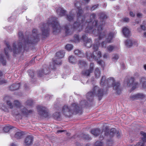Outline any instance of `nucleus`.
<instances>
[{"instance_id":"f257e3e1","label":"nucleus","mask_w":146,"mask_h":146,"mask_svg":"<svg viewBox=\"0 0 146 146\" xmlns=\"http://www.w3.org/2000/svg\"><path fill=\"white\" fill-rule=\"evenodd\" d=\"M96 17L95 13L91 14L90 16V19H87L88 17L82 15L79 17L80 20L74 23L73 28L70 29V27L67 25L65 26L66 33L67 35L71 34L74 30H77L81 31L84 27H86L85 31L86 33H92L96 36H98L99 40H101L105 36L106 33L102 31V25L105 24V22L102 21V23L98 24V21L95 20L92 23L91 19H94Z\"/></svg>"},{"instance_id":"f03ea898","label":"nucleus","mask_w":146,"mask_h":146,"mask_svg":"<svg viewBox=\"0 0 146 146\" xmlns=\"http://www.w3.org/2000/svg\"><path fill=\"white\" fill-rule=\"evenodd\" d=\"M19 41L15 42L13 44V48H11L10 45L5 42L7 48L11 52H13L14 54H17L19 53L22 50H25L27 45L29 44H33L36 43L39 40L37 30L34 29L32 31V35L29 36L26 39L23 38V33L20 32L18 34Z\"/></svg>"},{"instance_id":"7ed1b4c3","label":"nucleus","mask_w":146,"mask_h":146,"mask_svg":"<svg viewBox=\"0 0 146 146\" xmlns=\"http://www.w3.org/2000/svg\"><path fill=\"white\" fill-rule=\"evenodd\" d=\"M57 19L55 17H52L49 19L46 24H40V27L43 37H46L48 36L49 26L52 27L54 34H56L60 32L61 27Z\"/></svg>"},{"instance_id":"20e7f679","label":"nucleus","mask_w":146,"mask_h":146,"mask_svg":"<svg viewBox=\"0 0 146 146\" xmlns=\"http://www.w3.org/2000/svg\"><path fill=\"white\" fill-rule=\"evenodd\" d=\"M61 112L64 115L67 116H71L73 113H77L81 111V109L76 103L72 104L70 107L67 105H64L60 109Z\"/></svg>"},{"instance_id":"39448f33","label":"nucleus","mask_w":146,"mask_h":146,"mask_svg":"<svg viewBox=\"0 0 146 146\" xmlns=\"http://www.w3.org/2000/svg\"><path fill=\"white\" fill-rule=\"evenodd\" d=\"M92 92H89L86 94V97L90 101H92L93 100L94 96H96L99 98V100L102 98L103 95V90L100 89L98 86H95L92 90Z\"/></svg>"},{"instance_id":"423d86ee","label":"nucleus","mask_w":146,"mask_h":146,"mask_svg":"<svg viewBox=\"0 0 146 146\" xmlns=\"http://www.w3.org/2000/svg\"><path fill=\"white\" fill-rule=\"evenodd\" d=\"M106 83L108 84H112L114 90H116L117 94L119 95L121 92L120 84L118 82H115L114 78L112 77H110L106 80Z\"/></svg>"},{"instance_id":"0eeeda50","label":"nucleus","mask_w":146,"mask_h":146,"mask_svg":"<svg viewBox=\"0 0 146 146\" xmlns=\"http://www.w3.org/2000/svg\"><path fill=\"white\" fill-rule=\"evenodd\" d=\"M116 133V136L117 137L119 138L120 137V133L118 131H117L115 129L112 128L111 129L110 132L109 134V132L107 131H102V134L100 136V140H102L104 137L103 135V134H104L105 136H108L109 135L110 136L112 137L114 136V135Z\"/></svg>"},{"instance_id":"6e6552de","label":"nucleus","mask_w":146,"mask_h":146,"mask_svg":"<svg viewBox=\"0 0 146 146\" xmlns=\"http://www.w3.org/2000/svg\"><path fill=\"white\" fill-rule=\"evenodd\" d=\"M83 1H85L86 3H88L90 1V0H80V2L77 1L76 3H75L74 4L75 6L78 10L77 14L78 20H80V19H79V18L82 15V14L83 12L82 10V9H80V8L81 6V5L84 4V2H83Z\"/></svg>"},{"instance_id":"1a4fd4ad","label":"nucleus","mask_w":146,"mask_h":146,"mask_svg":"<svg viewBox=\"0 0 146 146\" xmlns=\"http://www.w3.org/2000/svg\"><path fill=\"white\" fill-rule=\"evenodd\" d=\"M38 113L41 117H46L48 116V110L45 107L41 106L37 107Z\"/></svg>"},{"instance_id":"9d476101","label":"nucleus","mask_w":146,"mask_h":146,"mask_svg":"<svg viewBox=\"0 0 146 146\" xmlns=\"http://www.w3.org/2000/svg\"><path fill=\"white\" fill-rule=\"evenodd\" d=\"M94 63H90L89 68L88 69H85L82 70V75L86 76H89L90 74L92 73L94 69Z\"/></svg>"},{"instance_id":"9b49d317","label":"nucleus","mask_w":146,"mask_h":146,"mask_svg":"<svg viewBox=\"0 0 146 146\" xmlns=\"http://www.w3.org/2000/svg\"><path fill=\"white\" fill-rule=\"evenodd\" d=\"M135 78L134 77H131L129 79L126 81L127 85L128 86H132V89H135L138 85V83L134 82Z\"/></svg>"},{"instance_id":"f8f14e48","label":"nucleus","mask_w":146,"mask_h":146,"mask_svg":"<svg viewBox=\"0 0 146 146\" xmlns=\"http://www.w3.org/2000/svg\"><path fill=\"white\" fill-rule=\"evenodd\" d=\"M125 45L127 47H130L133 45L137 46V42L134 39H128L125 42Z\"/></svg>"},{"instance_id":"ddd939ff","label":"nucleus","mask_w":146,"mask_h":146,"mask_svg":"<svg viewBox=\"0 0 146 146\" xmlns=\"http://www.w3.org/2000/svg\"><path fill=\"white\" fill-rule=\"evenodd\" d=\"M21 113L27 117L29 115L33 113V111L32 110H28L25 107L21 109Z\"/></svg>"},{"instance_id":"4468645a","label":"nucleus","mask_w":146,"mask_h":146,"mask_svg":"<svg viewBox=\"0 0 146 146\" xmlns=\"http://www.w3.org/2000/svg\"><path fill=\"white\" fill-rule=\"evenodd\" d=\"M141 134L143 136L142 137V139L143 141H141L137 143L135 145H134L133 146H144L145 144L144 142H146V133L143 132L141 131Z\"/></svg>"},{"instance_id":"2eb2a0df","label":"nucleus","mask_w":146,"mask_h":146,"mask_svg":"<svg viewBox=\"0 0 146 146\" xmlns=\"http://www.w3.org/2000/svg\"><path fill=\"white\" fill-rule=\"evenodd\" d=\"M33 138L32 136L28 135L25 139V144L26 145H30L32 144Z\"/></svg>"},{"instance_id":"dca6fc26","label":"nucleus","mask_w":146,"mask_h":146,"mask_svg":"<svg viewBox=\"0 0 146 146\" xmlns=\"http://www.w3.org/2000/svg\"><path fill=\"white\" fill-rule=\"evenodd\" d=\"M56 12L59 16L63 17L65 15L66 11L63 8L59 7L56 10Z\"/></svg>"},{"instance_id":"f3484780","label":"nucleus","mask_w":146,"mask_h":146,"mask_svg":"<svg viewBox=\"0 0 146 146\" xmlns=\"http://www.w3.org/2000/svg\"><path fill=\"white\" fill-rule=\"evenodd\" d=\"M93 59L95 60H97L102 57V54L100 51L97 52L93 51Z\"/></svg>"},{"instance_id":"a211bd4d","label":"nucleus","mask_w":146,"mask_h":146,"mask_svg":"<svg viewBox=\"0 0 146 146\" xmlns=\"http://www.w3.org/2000/svg\"><path fill=\"white\" fill-rule=\"evenodd\" d=\"M123 33L125 37H128L130 35V31L129 29L126 27H124L123 28Z\"/></svg>"},{"instance_id":"6ab92c4d","label":"nucleus","mask_w":146,"mask_h":146,"mask_svg":"<svg viewBox=\"0 0 146 146\" xmlns=\"http://www.w3.org/2000/svg\"><path fill=\"white\" fill-rule=\"evenodd\" d=\"M48 71L46 70V69H42L38 72L37 75L38 77H41L42 76L44 75H46L48 74Z\"/></svg>"},{"instance_id":"aec40b11","label":"nucleus","mask_w":146,"mask_h":146,"mask_svg":"<svg viewBox=\"0 0 146 146\" xmlns=\"http://www.w3.org/2000/svg\"><path fill=\"white\" fill-rule=\"evenodd\" d=\"M20 84L18 83L13 84L9 87V89L11 91H14L19 88Z\"/></svg>"},{"instance_id":"412c9836","label":"nucleus","mask_w":146,"mask_h":146,"mask_svg":"<svg viewBox=\"0 0 146 146\" xmlns=\"http://www.w3.org/2000/svg\"><path fill=\"white\" fill-rule=\"evenodd\" d=\"M91 133L93 135L96 137L98 136L100 134L101 131L98 128L94 129L91 131Z\"/></svg>"},{"instance_id":"4be33fe9","label":"nucleus","mask_w":146,"mask_h":146,"mask_svg":"<svg viewBox=\"0 0 146 146\" xmlns=\"http://www.w3.org/2000/svg\"><path fill=\"white\" fill-rule=\"evenodd\" d=\"M75 17V15L71 13H70L66 16V18L69 21H73Z\"/></svg>"},{"instance_id":"5701e85b","label":"nucleus","mask_w":146,"mask_h":146,"mask_svg":"<svg viewBox=\"0 0 146 146\" xmlns=\"http://www.w3.org/2000/svg\"><path fill=\"white\" fill-rule=\"evenodd\" d=\"M65 52L64 51H61L56 53V57L57 59H60L63 58L64 56Z\"/></svg>"},{"instance_id":"b1692460","label":"nucleus","mask_w":146,"mask_h":146,"mask_svg":"<svg viewBox=\"0 0 146 146\" xmlns=\"http://www.w3.org/2000/svg\"><path fill=\"white\" fill-rule=\"evenodd\" d=\"M78 65L80 68L85 67L87 66V64L86 62L84 60H79Z\"/></svg>"},{"instance_id":"393cba45","label":"nucleus","mask_w":146,"mask_h":146,"mask_svg":"<svg viewBox=\"0 0 146 146\" xmlns=\"http://www.w3.org/2000/svg\"><path fill=\"white\" fill-rule=\"evenodd\" d=\"M23 134L22 131L17 132L15 135V137L17 139H21L23 137Z\"/></svg>"},{"instance_id":"a878e982","label":"nucleus","mask_w":146,"mask_h":146,"mask_svg":"<svg viewBox=\"0 0 146 146\" xmlns=\"http://www.w3.org/2000/svg\"><path fill=\"white\" fill-rule=\"evenodd\" d=\"M140 84H141L143 87L146 88V78L142 77L140 80Z\"/></svg>"},{"instance_id":"bb28decb","label":"nucleus","mask_w":146,"mask_h":146,"mask_svg":"<svg viewBox=\"0 0 146 146\" xmlns=\"http://www.w3.org/2000/svg\"><path fill=\"white\" fill-rule=\"evenodd\" d=\"M0 109L5 112H8V109L5 105L2 103L0 104Z\"/></svg>"},{"instance_id":"cd10ccee","label":"nucleus","mask_w":146,"mask_h":146,"mask_svg":"<svg viewBox=\"0 0 146 146\" xmlns=\"http://www.w3.org/2000/svg\"><path fill=\"white\" fill-rule=\"evenodd\" d=\"M113 36V33H111L108 34V37L106 39V41L107 42L110 43L112 41V40Z\"/></svg>"},{"instance_id":"c85d7f7f","label":"nucleus","mask_w":146,"mask_h":146,"mask_svg":"<svg viewBox=\"0 0 146 146\" xmlns=\"http://www.w3.org/2000/svg\"><path fill=\"white\" fill-rule=\"evenodd\" d=\"M68 59L69 62L72 64H75L76 62V60L75 58L72 56H69Z\"/></svg>"},{"instance_id":"c756f323","label":"nucleus","mask_w":146,"mask_h":146,"mask_svg":"<svg viewBox=\"0 0 146 146\" xmlns=\"http://www.w3.org/2000/svg\"><path fill=\"white\" fill-rule=\"evenodd\" d=\"M84 44L85 46L88 48L90 47L92 44L91 40L90 39H88L86 42H84Z\"/></svg>"},{"instance_id":"7c9ffc66","label":"nucleus","mask_w":146,"mask_h":146,"mask_svg":"<svg viewBox=\"0 0 146 146\" xmlns=\"http://www.w3.org/2000/svg\"><path fill=\"white\" fill-rule=\"evenodd\" d=\"M86 55L88 59L90 60L91 58H93V52L92 53L90 51H87L86 52Z\"/></svg>"},{"instance_id":"2f4dec72","label":"nucleus","mask_w":146,"mask_h":146,"mask_svg":"<svg viewBox=\"0 0 146 146\" xmlns=\"http://www.w3.org/2000/svg\"><path fill=\"white\" fill-rule=\"evenodd\" d=\"M74 52L75 54L78 55L79 57H82L84 56V55L81 51L79 49L75 50L74 51Z\"/></svg>"},{"instance_id":"473e14b6","label":"nucleus","mask_w":146,"mask_h":146,"mask_svg":"<svg viewBox=\"0 0 146 146\" xmlns=\"http://www.w3.org/2000/svg\"><path fill=\"white\" fill-rule=\"evenodd\" d=\"M53 63L54 64H56L57 65H61L62 64V62L61 60H59L58 59H57L56 58H53L52 59Z\"/></svg>"},{"instance_id":"72a5a7b5","label":"nucleus","mask_w":146,"mask_h":146,"mask_svg":"<svg viewBox=\"0 0 146 146\" xmlns=\"http://www.w3.org/2000/svg\"><path fill=\"white\" fill-rule=\"evenodd\" d=\"M95 77L96 78H99L100 76V71L98 68H96L94 72Z\"/></svg>"},{"instance_id":"f704fd0d","label":"nucleus","mask_w":146,"mask_h":146,"mask_svg":"<svg viewBox=\"0 0 146 146\" xmlns=\"http://www.w3.org/2000/svg\"><path fill=\"white\" fill-rule=\"evenodd\" d=\"M4 57L3 55L0 54V61L3 65H6V60L4 59Z\"/></svg>"},{"instance_id":"c9c22d12","label":"nucleus","mask_w":146,"mask_h":146,"mask_svg":"<svg viewBox=\"0 0 146 146\" xmlns=\"http://www.w3.org/2000/svg\"><path fill=\"white\" fill-rule=\"evenodd\" d=\"M100 18L101 19H105L107 18V16L105 13L102 12L100 13Z\"/></svg>"},{"instance_id":"e433bc0d","label":"nucleus","mask_w":146,"mask_h":146,"mask_svg":"<svg viewBox=\"0 0 146 146\" xmlns=\"http://www.w3.org/2000/svg\"><path fill=\"white\" fill-rule=\"evenodd\" d=\"M13 128V126H6L4 127L3 129V130L5 132H8L10 130Z\"/></svg>"},{"instance_id":"4c0bfd02","label":"nucleus","mask_w":146,"mask_h":146,"mask_svg":"<svg viewBox=\"0 0 146 146\" xmlns=\"http://www.w3.org/2000/svg\"><path fill=\"white\" fill-rule=\"evenodd\" d=\"M65 48L68 51H70L73 48V46L71 44H67L65 46Z\"/></svg>"},{"instance_id":"58836bf2","label":"nucleus","mask_w":146,"mask_h":146,"mask_svg":"<svg viewBox=\"0 0 146 146\" xmlns=\"http://www.w3.org/2000/svg\"><path fill=\"white\" fill-rule=\"evenodd\" d=\"M87 36L88 34H87L83 35L82 36L81 39L82 40L83 42H85L88 39Z\"/></svg>"},{"instance_id":"ea45409f","label":"nucleus","mask_w":146,"mask_h":146,"mask_svg":"<svg viewBox=\"0 0 146 146\" xmlns=\"http://www.w3.org/2000/svg\"><path fill=\"white\" fill-rule=\"evenodd\" d=\"M53 115L54 118L56 119H58L60 117L61 114L59 112H57L54 113L53 114Z\"/></svg>"},{"instance_id":"a19ab883","label":"nucleus","mask_w":146,"mask_h":146,"mask_svg":"<svg viewBox=\"0 0 146 146\" xmlns=\"http://www.w3.org/2000/svg\"><path fill=\"white\" fill-rule=\"evenodd\" d=\"M14 104L17 108H20L21 106V103L18 100H15L14 101Z\"/></svg>"},{"instance_id":"79ce46f5","label":"nucleus","mask_w":146,"mask_h":146,"mask_svg":"<svg viewBox=\"0 0 146 146\" xmlns=\"http://www.w3.org/2000/svg\"><path fill=\"white\" fill-rule=\"evenodd\" d=\"M106 77L105 76H103L101 80L100 84L102 85H105L106 84Z\"/></svg>"},{"instance_id":"37998d69","label":"nucleus","mask_w":146,"mask_h":146,"mask_svg":"<svg viewBox=\"0 0 146 146\" xmlns=\"http://www.w3.org/2000/svg\"><path fill=\"white\" fill-rule=\"evenodd\" d=\"M98 43H96V44H93L92 46V48L93 50V51H97L98 48Z\"/></svg>"},{"instance_id":"c03bdc74","label":"nucleus","mask_w":146,"mask_h":146,"mask_svg":"<svg viewBox=\"0 0 146 146\" xmlns=\"http://www.w3.org/2000/svg\"><path fill=\"white\" fill-rule=\"evenodd\" d=\"M82 137L86 139L87 140H91V138L90 137V136L88 134H83L82 135Z\"/></svg>"},{"instance_id":"a18cd8bd","label":"nucleus","mask_w":146,"mask_h":146,"mask_svg":"<svg viewBox=\"0 0 146 146\" xmlns=\"http://www.w3.org/2000/svg\"><path fill=\"white\" fill-rule=\"evenodd\" d=\"M7 80L1 78H0V85L4 84L7 83Z\"/></svg>"},{"instance_id":"49530a36","label":"nucleus","mask_w":146,"mask_h":146,"mask_svg":"<svg viewBox=\"0 0 146 146\" xmlns=\"http://www.w3.org/2000/svg\"><path fill=\"white\" fill-rule=\"evenodd\" d=\"M74 41L75 43H78L79 42L80 39L79 36L77 35H75L74 36Z\"/></svg>"},{"instance_id":"de8ad7c7","label":"nucleus","mask_w":146,"mask_h":146,"mask_svg":"<svg viewBox=\"0 0 146 146\" xmlns=\"http://www.w3.org/2000/svg\"><path fill=\"white\" fill-rule=\"evenodd\" d=\"M137 99H141L145 97V96L143 94L138 93L137 94Z\"/></svg>"},{"instance_id":"09e8293b","label":"nucleus","mask_w":146,"mask_h":146,"mask_svg":"<svg viewBox=\"0 0 146 146\" xmlns=\"http://www.w3.org/2000/svg\"><path fill=\"white\" fill-rule=\"evenodd\" d=\"M29 72V75L32 79H33V77L34 76V73L33 71L31 70L28 71Z\"/></svg>"},{"instance_id":"8fccbe9b","label":"nucleus","mask_w":146,"mask_h":146,"mask_svg":"<svg viewBox=\"0 0 146 146\" xmlns=\"http://www.w3.org/2000/svg\"><path fill=\"white\" fill-rule=\"evenodd\" d=\"M7 104L9 108H10L12 109L13 108V106L11 102L10 101H7Z\"/></svg>"},{"instance_id":"3c124183","label":"nucleus","mask_w":146,"mask_h":146,"mask_svg":"<svg viewBox=\"0 0 146 146\" xmlns=\"http://www.w3.org/2000/svg\"><path fill=\"white\" fill-rule=\"evenodd\" d=\"M137 94H134L130 96V100H137Z\"/></svg>"},{"instance_id":"603ef678","label":"nucleus","mask_w":146,"mask_h":146,"mask_svg":"<svg viewBox=\"0 0 146 146\" xmlns=\"http://www.w3.org/2000/svg\"><path fill=\"white\" fill-rule=\"evenodd\" d=\"M33 101L31 100H27L26 102V104L28 106H31L33 104Z\"/></svg>"},{"instance_id":"864d4df0","label":"nucleus","mask_w":146,"mask_h":146,"mask_svg":"<svg viewBox=\"0 0 146 146\" xmlns=\"http://www.w3.org/2000/svg\"><path fill=\"white\" fill-rule=\"evenodd\" d=\"M95 146H103V144L101 141H97L95 143Z\"/></svg>"},{"instance_id":"5fc2aeb1","label":"nucleus","mask_w":146,"mask_h":146,"mask_svg":"<svg viewBox=\"0 0 146 146\" xmlns=\"http://www.w3.org/2000/svg\"><path fill=\"white\" fill-rule=\"evenodd\" d=\"M113 142L111 140L108 141L107 142V146H113Z\"/></svg>"},{"instance_id":"6e6d98bb","label":"nucleus","mask_w":146,"mask_h":146,"mask_svg":"<svg viewBox=\"0 0 146 146\" xmlns=\"http://www.w3.org/2000/svg\"><path fill=\"white\" fill-rule=\"evenodd\" d=\"M119 58L118 55L117 54H115L112 58V60L113 61H116Z\"/></svg>"},{"instance_id":"4d7b16f0","label":"nucleus","mask_w":146,"mask_h":146,"mask_svg":"<svg viewBox=\"0 0 146 146\" xmlns=\"http://www.w3.org/2000/svg\"><path fill=\"white\" fill-rule=\"evenodd\" d=\"M106 43L107 42L106 41L102 42L101 43L102 47L103 48H106Z\"/></svg>"},{"instance_id":"13d9d810","label":"nucleus","mask_w":146,"mask_h":146,"mask_svg":"<svg viewBox=\"0 0 146 146\" xmlns=\"http://www.w3.org/2000/svg\"><path fill=\"white\" fill-rule=\"evenodd\" d=\"M107 48L109 51H111L114 49V46L110 45Z\"/></svg>"},{"instance_id":"bf43d9fd","label":"nucleus","mask_w":146,"mask_h":146,"mask_svg":"<svg viewBox=\"0 0 146 146\" xmlns=\"http://www.w3.org/2000/svg\"><path fill=\"white\" fill-rule=\"evenodd\" d=\"M98 64L99 65L103 66L104 64V63L102 60H100L97 61Z\"/></svg>"},{"instance_id":"052dcab7","label":"nucleus","mask_w":146,"mask_h":146,"mask_svg":"<svg viewBox=\"0 0 146 146\" xmlns=\"http://www.w3.org/2000/svg\"><path fill=\"white\" fill-rule=\"evenodd\" d=\"M7 48H5V49H4L5 55H6L7 58V59H9V55L8 53V52H7Z\"/></svg>"},{"instance_id":"680f3d73","label":"nucleus","mask_w":146,"mask_h":146,"mask_svg":"<svg viewBox=\"0 0 146 146\" xmlns=\"http://www.w3.org/2000/svg\"><path fill=\"white\" fill-rule=\"evenodd\" d=\"M98 5V4H97L93 6L91 8V10L93 11L97 7Z\"/></svg>"},{"instance_id":"e2e57ef3","label":"nucleus","mask_w":146,"mask_h":146,"mask_svg":"<svg viewBox=\"0 0 146 146\" xmlns=\"http://www.w3.org/2000/svg\"><path fill=\"white\" fill-rule=\"evenodd\" d=\"M123 21L125 22H128L129 20V19L128 17H126L123 18Z\"/></svg>"},{"instance_id":"0e129e2a","label":"nucleus","mask_w":146,"mask_h":146,"mask_svg":"<svg viewBox=\"0 0 146 146\" xmlns=\"http://www.w3.org/2000/svg\"><path fill=\"white\" fill-rule=\"evenodd\" d=\"M141 28L143 30L145 31L146 30V27L144 25H141Z\"/></svg>"},{"instance_id":"69168bd1","label":"nucleus","mask_w":146,"mask_h":146,"mask_svg":"<svg viewBox=\"0 0 146 146\" xmlns=\"http://www.w3.org/2000/svg\"><path fill=\"white\" fill-rule=\"evenodd\" d=\"M142 16V14L140 13H139L137 14V16L139 18H140Z\"/></svg>"},{"instance_id":"338daca9","label":"nucleus","mask_w":146,"mask_h":146,"mask_svg":"<svg viewBox=\"0 0 146 146\" xmlns=\"http://www.w3.org/2000/svg\"><path fill=\"white\" fill-rule=\"evenodd\" d=\"M130 15L132 17H134L135 16V14L132 12H130Z\"/></svg>"},{"instance_id":"774afa93","label":"nucleus","mask_w":146,"mask_h":146,"mask_svg":"<svg viewBox=\"0 0 146 146\" xmlns=\"http://www.w3.org/2000/svg\"><path fill=\"white\" fill-rule=\"evenodd\" d=\"M108 54H105L103 55V57L104 58H106L108 57Z\"/></svg>"}]
</instances>
